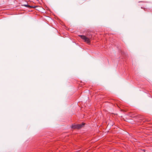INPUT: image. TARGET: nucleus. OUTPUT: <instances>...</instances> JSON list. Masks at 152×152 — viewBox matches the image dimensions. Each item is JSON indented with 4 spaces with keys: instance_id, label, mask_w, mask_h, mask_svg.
Wrapping results in <instances>:
<instances>
[{
    "instance_id": "1",
    "label": "nucleus",
    "mask_w": 152,
    "mask_h": 152,
    "mask_svg": "<svg viewBox=\"0 0 152 152\" xmlns=\"http://www.w3.org/2000/svg\"><path fill=\"white\" fill-rule=\"evenodd\" d=\"M81 38L84 40L85 42H86L88 43L90 42V41L89 38L86 37V36L84 35H79Z\"/></svg>"
},
{
    "instance_id": "2",
    "label": "nucleus",
    "mask_w": 152,
    "mask_h": 152,
    "mask_svg": "<svg viewBox=\"0 0 152 152\" xmlns=\"http://www.w3.org/2000/svg\"><path fill=\"white\" fill-rule=\"evenodd\" d=\"M84 124H73L72 125V128L73 129H79Z\"/></svg>"
},
{
    "instance_id": "3",
    "label": "nucleus",
    "mask_w": 152,
    "mask_h": 152,
    "mask_svg": "<svg viewBox=\"0 0 152 152\" xmlns=\"http://www.w3.org/2000/svg\"><path fill=\"white\" fill-rule=\"evenodd\" d=\"M24 6H25L26 7H29V8H34V7L30 6L28 4H25V5H24Z\"/></svg>"
}]
</instances>
